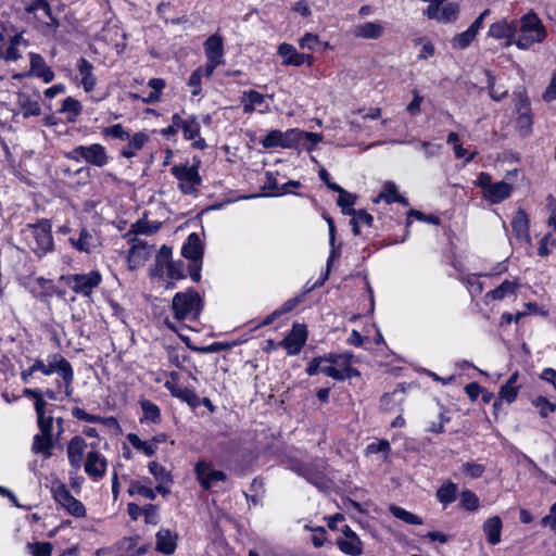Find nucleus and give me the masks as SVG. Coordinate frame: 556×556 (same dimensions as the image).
<instances>
[{"label":"nucleus","instance_id":"1","mask_svg":"<svg viewBox=\"0 0 556 556\" xmlns=\"http://www.w3.org/2000/svg\"><path fill=\"white\" fill-rule=\"evenodd\" d=\"M517 33L515 46L520 50H529L547 38V29L533 10L520 17Z\"/></svg>","mask_w":556,"mask_h":556},{"label":"nucleus","instance_id":"2","mask_svg":"<svg viewBox=\"0 0 556 556\" xmlns=\"http://www.w3.org/2000/svg\"><path fill=\"white\" fill-rule=\"evenodd\" d=\"M24 233L28 239L29 248L38 257H42L53 250L51 224L48 219L26 225Z\"/></svg>","mask_w":556,"mask_h":556},{"label":"nucleus","instance_id":"3","mask_svg":"<svg viewBox=\"0 0 556 556\" xmlns=\"http://www.w3.org/2000/svg\"><path fill=\"white\" fill-rule=\"evenodd\" d=\"M172 309L177 320H195L202 311V300L193 289L178 292L172 300Z\"/></svg>","mask_w":556,"mask_h":556},{"label":"nucleus","instance_id":"4","mask_svg":"<svg viewBox=\"0 0 556 556\" xmlns=\"http://www.w3.org/2000/svg\"><path fill=\"white\" fill-rule=\"evenodd\" d=\"M203 244L197 232H191L181 248V254L190 261L188 271L194 282L201 279V269L203 264Z\"/></svg>","mask_w":556,"mask_h":556},{"label":"nucleus","instance_id":"5","mask_svg":"<svg viewBox=\"0 0 556 556\" xmlns=\"http://www.w3.org/2000/svg\"><path fill=\"white\" fill-rule=\"evenodd\" d=\"M65 157L75 162H86L89 165L103 167L109 162L105 148L100 143L77 146L65 154Z\"/></svg>","mask_w":556,"mask_h":556},{"label":"nucleus","instance_id":"6","mask_svg":"<svg viewBox=\"0 0 556 556\" xmlns=\"http://www.w3.org/2000/svg\"><path fill=\"white\" fill-rule=\"evenodd\" d=\"M198 167V165L179 164L170 168V174L178 180V189L181 193L194 194L198 192V186L202 184Z\"/></svg>","mask_w":556,"mask_h":556},{"label":"nucleus","instance_id":"7","mask_svg":"<svg viewBox=\"0 0 556 556\" xmlns=\"http://www.w3.org/2000/svg\"><path fill=\"white\" fill-rule=\"evenodd\" d=\"M51 493L54 501L61 505L70 515L83 518L86 516V507L75 498L67 486L61 481H54L51 486Z\"/></svg>","mask_w":556,"mask_h":556},{"label":"nucleus","instance_id":"8","mask_svg":"<svg viewBox=\"0 0 556 556\" xmlns=\"http://www.w3.org/2000/svg\"><path fill=\"white\" fill-rule=\"evenodd\" d=\"M262 146L265 149L270 148H283V149H292L298 148L301 144V130L299 129H289L287 131H281L278 129L269 131L263 139Z\"/></svg>","mask_w":556,"mask_h":556},{"label":"nucleus","instance_id":"9","mask_svg":"<svg viewBox=\"0 0 556 556\" xmlns=\"http://www.w3.org/2000/svg\"><path fill=\"white\" fill-rule=\"evenodd\" d=\"M203 47L207 59V62L205 64L206 78H210L213 75L216 67L223 64L224 62L223 39L218 34H214L204 41Z\"/></svg>","mask_w":556,"mask_h":556},{"label":"nucleus","instance_id":"10","mask_svg":"<svg viewBox=\"0 0 556 556\" xmlns=\"http://www.w3.org/2000/svg\"><path fill=\"white\" fill-rule=\"evenodd\" d=\"M102 277L98 270L87 274H75L67 277V285L77 294L89 296L93 289L101 283Z\"/></svg>","mask_w":556,"mask_h":556},{"label":"nucleus","instance_id":"11","mask_svg":"<svg viewBox=\"0 0 556 556\" xmlns=\"http://www.w3.org/2000/svg\"><path fill=\"white\" fill-rule=\"evenodd\" d=\"M518 24L515 21L502 18L490 25L488 36L494 39H505L504 47L515 45Z\"/></svg>","mask_w":556,"mask_h":556},{"label":"nucleus","instance_id":"12","mask_svg":"<svg viewBox=\"0 0 556 556\" xmlns=\"http://www.w3.org/2000/svg\"><path fill=\"white\" fill-rule=\"evenodd\" d=\"M296 472L304 477L309 483L323 489L327 485V466L324 462H316L299 466Z\"/></svg>","mask_w":556,"mask_h":556},{"label":"nucleus","instance_id":"13","mask_svg":"<svg viewBox=\"0 0 556 556\" xmlns=\"http://www.w3.org/2000/svg\"><path fill=\"white\" fill-rule=\"evenodd\" d=\"M194 472L199 483L205 490L211 489L216 482L225 481L227 478L224 471L213 469L212 464L204 460L197 463Z\"/></svg>","mask_w":556,"mask_h":556},{"label":"nucleus","instance_id":"14","mask_svg":"<svg viewBox=\"0 0 556 556\" xmlns=\"http://www.w3.org/2000/svg\"><path fill=\"white\" fill-rule=\"evenodd\" d=\"M25 11L35 14L36 18L48 27L58 28L60 26L59 20L52 14V9L48 0H30Z\"/></svg>","mask_w":556,"mask_h":556},{"label":"nucleus","instance_id":"15","mask_svg":"<svg viewBox=\"0 0 556 556\" xmlns=\"http://www.w3.org/2000/svg\"><path fill=\"white\" fill-rule=\"evenodd\" d=\"M68 361L60 353H52L47 356V359L36 358L31 364L34 372L40 371L45 376L59 374Z\"/></svg>","mask_w":556,"mask_h":556},{"label":"nucleus","instance_id":"16","mask_svg":"<svg viewBox=\"0 0 556 556\" xmlns=\"http://www.w3.org/2000/svg\"><path fill=\"white\" fill-rule=\"evenodd\" d=\"M277 53L283 59L282 65L301 66L308 61V65L313 63V56L298 52L295 47L290 43L282 42L278 46Z\"/></svg>","mask_w":556,"mask_h":556},{"label":"nucleus","instance_id":"17","mask_svg":"<svg viewBox=\"0 0 556 556\" xmlns=\"http://www.w3.org/2000/svg\"><path fill=\"white\" fill-rule=\"evenodd\" d=\"M306 329L303 325H294L291 332L281 341L289 355L300 353L306 342Z\"/></svg>","mask_w":556,"mask_h":556},{"label":"nucleus","instance_id":"18","mask_svg":"<svg viewBox=\"0 0 556 556\" xmlns=\"http://www.w3.org/2000/svg\"><path fill=\"white\" fill-rule=\"evenodd\" d=\"M108 462L100 453L92 451L87 454L85 471L93 479H100L105 475Z\"/></svg>","mask_w":556,"mask_h":556},{"label":"nucleus","instance_id":"19","mask_svg":"<svg viewBox=\"0 0 556 556\" xmlns=\"http://www.w3.org/2000/svg\"><path fill=\"white\" fill-rule=\"evenodd\" d=\"M30 74L41 78L46 84L54 78L53 71L47 65L45 59L35 52L29 53Z\"/></svg>","mask_w":556,"mask_h":556},{"label":"nucleus","instance_id":"20","mask_svg":"<svg viewBox=\"0 0 556 556\" xmlns=\"http://www.w3.org/2000/svg\"><path fill=\"white\" fill-rule=\"evenodd\" d=\"M177 534L169 529H160L155 534V549L164 555H172L177 546Z\"/></svg>","mask_w":556,"mask_h":556},{"label":"nucleus","instance_id":"21","mask_svg":"<svg viewBox=\"0 0 556 556\" xmlns=\"http://www.w3.org/2000/svg\"><path fill=\"white\" fill-rule=\"evenodd\" d=\"M39 98V93H36L34 98L26 92H20L17 94V105L25 118L30 116H39L41 114V109L38 101Z\"/></svg>","mask_w":556,"mask_h":556},{"label":"nucleus","instance_id":"22","mask_svg":"<svg viewBox=\"0 0 556 556\" xmlns=\"http://www.w3.org/2000/svg\"><path fill=\"white\" fill-rule=\"evenodd\" d=\"M68 241L74 249L85 253H90L98 245V238L87 228H81L78 238H70Z\"/></svg>","mask_w":556,"mask_h":556},{"label":"nucleus","instance_id":"23","mask_svg":"<svg viewBox=\"0 0 556 556\" xmlns=\"http://www.w3.org/2000/svg\"><path fill=\"white\" fill-rule=\"evenodd\" d=\"M384 34V26L378 22H366L354 26L353 35L362 39H379Z\"/></svg>","mask_w":556,"mask_h":556},{"label":"nucleus","instance_id":"24","mask_svg":"<svg viewBox=\"0 0 556 556\" xmlns=\"http://www.w3.org/2000/svg\"><path fill=\"white\" fill-rule=\"evenodd\" d=\"M511 185L505 181L493 182L486 190L483 198L492 204H497L508 199L511 194Z\"/></svg>","mask_w":556,"mask_h":556},{"label":"nucleus","instance_id":"25","mask_svg":"<svg viewBox=\"0 0 556 556\" xmlns=\"http://www.w3.org/2000/svg\"><path fill=\"white\" fill-rule=\"evenodd\" d=\"M511 228L518 240H525L527 243H531L529 218L523 210L519 208L516 212L511 222Z\"/></svg>","mask_w":556,"mask_h":556},{"label":"nucleus","instance_id":"26","mask_svg":"<svg viewBox=\"0 0 556 556\" xmlns=\"http://www.w3.org/2000/svg\"><path fill=\"white\" fill-rule=\"evenodd\" d=\"M87 447L86 441L81 437H74L67 445V457L72 467L79 468L83 463L84 452Z\"/></svg>","mask_w":556,"mask_h":556},{"label":"nucleus","instance_id":"27","mask_svg":"<svg viewBox=\"0 0 556 556\" xmlns=\"http://www.w3.org/2000/svg\"><path fill=\"white\" fill-rule=\"evenodd\" d=\"M77 70L81 77V84L85 91H92L97 85V78L93 74V65L85 58H80L77 63Z\"/></svg>","mask_w":556,"mask_h":556},{"label":"nucleus","instance_id":"28","mask_svg":"<svg viewBox=\"0 0 556 556\" xmlns=\"http://www.w3.org/2000/svg\"><path fill=\"white\" fill-rule=\"evenodd\" d=\"M21 45L28 46V41L23 38L22 34L14 35L5 49L0 46V58L5 61H17L22 56L18 49Z\"/></svg>","mask_w":556,"mask_h":556},{"label":"nucleus","instance_id":"29","mask_svg":"<svg viewBox=\"0 0 556 556\" xmlns=\"http://www.w3.org/2000/svg\"><path fill=\"white\" fill-rule=\"evenodd\" d=\"M151 480L149 478H142L138 480H131L128 486V494L130 496L140 495L147 500L153 501L155 498V491L151 488Z\"/></svg>","mask_w":556,"mask_h":556},{"label":"nucleus","instance_id":"30","mask_svg":"<svg viewBox=\"0 0 556 556\" xmlns=\"http://www.w3.org/2000/svg\"><path fill=\"white\" fill-rule=\"evenodd\" d=\"M54 447L53 437L37 433L34 437L31 444V452L35 454H41L46 459L52 456V450Z\"/></svg>","mask_w":556,"mask_h":556},{"label":"nucleus","instance_id":"31","mask_svg":"<svg viewBox=\"0 0 556 556\" xmlns=\"http://www.w3.org/2000/svg\"><path fill=\"white\" fill-rule=\"evenodd\" d=\"M502 520L500 517H491L483 523V532L490 544L496 545L501 542Z\"/></svg>","mask_w":556,"mask_h":556},{"label":"nucleus","instance_id":"32","mask_svg":"<svg viewBox=\"0 0 556 556\" xmlns=\"http://www.w3.org/2000/svg\"><path fill=\"white\" fill-rule=\"evenodd\" d=\"M152 250L153 247L146 241L134 239L129 250V261L135 263L144 262L150 257Z\"/></svg>","mask_w":556,"mask_h":556},{"label":"nucleus","instance_id":"33","mask_svg":"<svg viewBox=\"0 0 556 556\" xmlns=\"http://www.w3.org/2000/svg\"><path fill=\"white\" fill-rule=\"evenodd\" d=\"M241 102L243 103V112L252 113L265 104V97L255 90H249L242 93Z\"/></svg>","mask_w":556,"mask_h":556},{"label":"nucleus","instance_id":"34","mask_svg":"<svg viewBox=\"0 0 556 556\" xmlns=\"http://www.w3.org/2000/svg\"><path fill=\"white\" fill-rule=\"evenodd\" d=\"M457 493V484L448 481L438 489L437 498L444 507H446L456 500Z\"/></svg>","mask_w":556,"mask_h":556},{"label":"nucleus","instance_id":"35","mask_svg":"<svg viewBox=\"0 0 556 556\" xmlns=\"http://www.w3.org/2000/svg\"><path fill=\"white\" fill-rule=\"evenodd\" d=\"M339 549L350 556H359L363 553V544L358 536L350 539H338Z\"/></svg>","mask_w":556,"mask_h":556},{"label":"nucleus","instance_id":"36","mask_svg":"<svg viewBox=\"0 0 556 556\" xmlns=\"http://www.w3.org/2000/svg\"><path fill=\"white\" fill-rule=\"evenodd\" d=\"M345 215L353 216L351 219V224L353 226V233L355 236H358L361 233L359 227L362 225L371 226L374 220L372 216L364 210H349V212H345Z\"/></svg>","mask_w":556,"mask_h":556},{"label":"nucleus","instance_id":"37","mask_svg":"<svg viewBox=\"0 0 556 556\" xmlns=\"http://www.w3.org/2000/svg\"><path fill=\"white\" fill-rule=\"evenodd\" d=\"M149 137L143 132H137L129 139L128 147L122 150V155L131 159L136 155V152L140 150L148 141Z\"/></svg>","mask_w":556,"mask_h":556},{"label":"nucleus","instance_id":"38","mask_svg":"<svg viewBox=\"0 0 556 556\" xmlns=\"http://www.w3.org/2000/svg\"><path fill=\"white\" fill-rule=\"evenodd\" d=\"M138 541V535L124 538L122 541L118 542L117 547L118 549L123 551L126 554V556L142 555L147 552V547L142 546L136 549Z\"/></svg>","mask_w":556,"mask_h":556},{"label":"nucleus","instance_id":"39","mask_svg":"<svg viewBox=\"0 0 556 556\" xmlns=\"http://www.w3.org/2000/svg\"><path fill=\"white\" fill-rule=\"evenodd\" d=\"M63 381L64 394L70 397L73 394V382L75 379L74 369L70 362L58 374Z\"/></svg>","mask_w":556,"mask_h":556},{"label":"nucleus","instance_id":"40","mask_svg":"<svg viewBox=\"0 0 556 556\" xmlns=\"http://www.w3.org/2000/svg\"><path fill=\"white\" fill-rule=\"evenodd\" d=\"M23 395L28 399H34L35 410L37 417L46 415L47 402L43 400L42 392L37 389H24Z\"/></svg>","mask_w":556,"mask_h":556},{"label":"nucleus","instance_id":"41","mask_svg":"<svg viewBox=\"0 0 556 556\" xmlns=\"http://www.w3.org/2000/svg\"><path fill=\"white\" fill-rule=\"evenodd\" d=\"M390 511L395 518H397L408 525H422V519L419 516H417L410 511H407L406 509H404L400 506H395V505L390 506Z\"/></svg>","mask_w":556,"mask_h":556},{"label":"nucleus","instance_id":"42","mask_svg":"<svg viewBox=\"0 0 556 556\" xmlns=\"http://www.w3.org/2000/svg\"><path fill=\"white\" fill-rule=\"evenodd\" d=\"M140 407L143 412L144 419L159 424L161 421V410L157 405L149 400L140 401Z\"/></svg>","mask_w":556,"mask_h":556},{"label":"nucleus","instance_id":"43","mask_svg":"<svg viewBox=\"0 0 556 556\" xmlns=\"http://www.w3.org/2000/svg\"><path fill=\"white\" fill-rule=\"evenodd\" d=\"M129 443L137 450L142 451L147 456H152L156 451V444L142 441L137 434L129 433L127 435Z\"/></svg>","mask_w":556,"mask_h":556},{"label":"nucleus","instance_id":"44","mask_svg":"<svg viewBox=\"0 0 556 556\" xmlns=\"http://www.w3.org/2000/svg\"><path fill=\"white\" fill-rule=\"evenodd\" d=\"M206 78V67L200 66L195 71H193L189 77L188 86L192 88L191 94L193 97L201 94V83L202 78Z\"/></svg>","mask_w":556,"mask_h":556},{"label":"nucleus","instance_id":"45","mask_svg":"<svg viewBox=\"0 0 556 556\" xmlns=\"http://www.w3.org/2000/svg\"><path fill=\"white\" fill-rule=\"evenodd\" d=\"M516 285L509 280L503 281L497 288L486 293V298L492 300H503L506 295L515 292Z\"/></svg>","mask_w":556,"mask_h":556},{"label":"nucleus","instance_id":"46","mask_svg":"<svg viewBox=\"0 0 556 556\" xmlns=\"http://www.w3.org/2000/svg\"><path fill=\"white\" fill-rule=\"evenodd\" d=\"M52 548L50 542H34L26 545V551L33 556H51Z\"/></svg>","mask_w":556,"mask_h":556},{"label":"nucleus","instance_id":"47","mask_svg":"<svg viewBox=\"0 0 556 556\" xmlns=\"http://www.w3.org/2000/svg\"><path fill=\"white\" fill-rule=\"evenodd\" d=\"M459 13V5L455 2H447L442 4L441 13L439 15V22L447 23L455 21Z\"/></svg>","mask_w":556,"mask_h":556},{"label":"nucleus","instance_id":"48","mask_svg":"<svg viewBox=\"0 0 556 556\" xmlns=\"http://www.w3.org/2000/svg\"><path fill=\"white\" fill-rule=\"evenodd\" d=\"M149 472L155 478L156 482H172L170 473L165 469L164 466L156 462L149 463Z\"/></svg>","mask_w":556,"mask_h":556},{"label":"nucleus","instance_id":"49","mask_svg":"<svg viewBox=\"0 0 556 556\" xmlns=\"http://www.w3.org/2000/svg\"><path fill=\"white\" fill-rule=\"evenodd\" d=\"M160 226L150 224L148 220L139 219L131 225L130 231L136 235H153L159 230Z\"/></svg>","mask_w":556,"mask_h":556},{"label":"nucleus","instance_id":"50","mask_svg":"<svg viewBox=\"0 0 556 556\" xmlns=\"http://www.w3.org/2000/svg\"><path fill=\"white\" fill-rule=\"evenodd\" d=\"M60 111L63 113L72 114L70 121L74 122L75 118L81 113V104L76 99L67 97L66 99H64Z\"/></svg>","mask_w":556,"mask_h":556},{"label":"nucleus","instance_id":"51","mask_svg":"<svg viewBox=\"0 0 556 556\" xmlns=\"http://www.w3.org/2000/svg\"><path fill=\"white\" fill-rule=\"evenodd\" d=\"M476 35L467 28L465 31L456 35L452 39V47L454 49H466L473 41Z\"/></svg>","mask_w":556,"mask_h":556},{"label":"nucleus","instance_id":"52","mask_svg":"<svg viewBox=\"0 0 556 556\" xmlns=\"http://www.w3.org/2000/svg\"><path fill=\"white\" fill-rule=\"evenodd\" d=\"M181 130L184 132L185 139L193 140L200 134V124L198 123L195 117H190L186 119V124L182 125Z\"/></svg>","mask_w":556,"mask_h":556},{"label":"nucleus","instance_id":"53","mask_svg":"<svg viewBox=\"0 0 556 556\" xmlns=\"http://www.w3.org/2000/svg\"><path fill=\"white\" fill-rule=\"evenodd\" d=\"M460 506L467 510H476L479 506L478 496L469 490H464L460 494Z\"/></svg>","mask_w":556,"mask_h":556},{"label":"nucleus","instance_id":"54","mask_svg":"<svg viewBox=\"0 0 556 556\" xmlns=\"http://www.w3.org/2000/svg\"><path fill=\"white\" fill-rule=\"evenodd\" d=\"M103 135L105 137L119 139L123 141L130 139L129 132L121 124H115L113 126L104 128Z\"/></svg>","mask_w":556,"mask_h":556},{"label":"nucleus","instance_id":"55","mask_svg":"<svg viewBox=\"0 0 556 556\" xmlns=\"http://www.w3.org/2000/svg\"><path fill=\"white\" fill-rule=\"evenodd\" d=\"M462 470L468 477H470L472 479H478L483 475L485 467L482 464H478L475 462H467V463L463 464Z\"/></svg>","mask_w":556,"mask_h":556},{"label":"nucleus","instance_id":"56","mask_svg":"<svg viewBox=\"0 0 556 556\" xmlns=\"http://www.w3.org/2000/svg\"><path fill=\"white\" fill-rule=\"evenodd\" d=\"M520 388L521 386H509L505 383L504 386H502L498 392L500 400H503L508 404L513 403L517 399L518 391Z\"/></svg>","mask_w":556,"mask_h":556},{"label":"nucleus","instance_id":"57","mask_svg":"<svg viewBox=\"0 0 556 556\" xmlns=\"http://www.w3.org/2000/svg\"><path fill=\"white\" fill-rule=\"evenodd\" d=\"M168 278L173 280H180L186 277L185 275V266L181 261H173L166 267Z\"/></svg>","mask_w":556,"mask_h":556},{"label":"nucleus","instance_id":"58","mask_svg":"<svg viewBox=\"0 0 556 556\" xmlns=\"http://www.w3.org/2000/svg\"><path fill=\"white\" fill-rule=\"evenodd\" d=\"M553 249H556V239L551 233H546L540 241L538 254L540 256H547Z\"/></svg>","mask_w":556,"mask_h":556},{"label":"nucleus","instance_id":"59","mask_svg":"<svg viewBox=\"0 0 556 556\" xmlns=\"http://www.w3.org/2000/svg\"><path fill=\"white\" fill-rule=\"evenodd\" d=\"M175 397L181 400L182 402H186L189 406L193 408H195L200 404L199 396L195 394L194 391L188 388H181Z\"/></svg>","mask_w":556,"mask_h":556},{"label":"nucleus","instance_id":"60","mask_svg":"<svg viewBox=\"0 0 556 556\" xmlns=\"http://www.w3.org/2000/svg\"><path fill=\"white\" fill-rule=\"evenodd\" d=\"M355 200L356 197L354 194L343 190V192L339 194L337 203L342 208V213L345 214L349 210H353L352 206L354 205Z\"/></svg>","mask_w":556,"mask_h":556},{"label":"nucleus","instance_id":"61","mask_svg":"<svg viewBox=\"0 0 556 556\" xmlns=\"http://www.w3.org/2000/svg\"><path fill=\"white\" fill-rule=\"evenodd\" d=\"M442 146L437 143H431L428 141L419 142L416 149H419L424 152L427 159H431L438 156L441 151Z\"/></svg>","mask_w":556,"mask_h":556},{"label":"nucleus","instance_id":"62","mask_svg":"<svg viewBox=\"0 0 556 556\" xmlns=\"http://www.w3.org/2000/svg\"><path fill=\"white\" fill-rule=\"evenodd\" d=\"M53 422H54V418L52 416L43 415V416L37 417V424H38V428L40 430V434L53 437L52 435Z\"/></svg>","mask_w":556,"mask_h":556},{"label":"nucleus","instance_id":"63","mask_svg":"<svg viewBox=\"0 0 556 556\" xmlns=\"http://www.w3.org/2000/svg\"><path fill=\"white\" fill-rule=\"evenodd\" d=\"M146 523L156 525L160 520L159 507L153 504H147L143 506V514Z\"/></svg>","mask_w":556,"mask_h":556},{"label":"nucleus","instance_id":"64","mask_svg":"<svg viewBox=\"0 0 556 556\" xmlns=\"http://www.w3.org/2000/svg\"><path fill=\"white\" fill-rule=\"evenodd\" d=\"M542 98L545 102H552L556 99V71L553 72L549 84L544 90Z\"/></svg>","mask_w":556,"mask_h":556}]
</instances>
